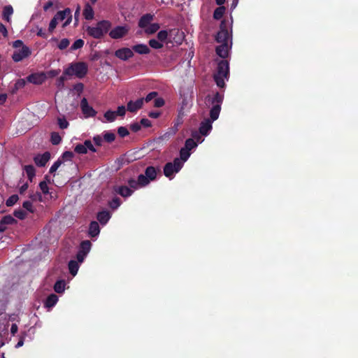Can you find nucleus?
Returning <instances> with one entry per match:
<instances>
[{
    "mask_svg": "<svg viewBox=\"0 0 358 358\" xmlns=\"http://www.w3.org/2000/svg\"><path fill=\"white\" fill-rule=\"evenodd\" d=\"M224 94L216 92L211 98L210 95L206 96V100L208 103L213 105V107L210 111V119H206L201 122L199 127V132L194 131L192 134V136L196 140L200 141L201 136H206L210 131L212 130V122L217 120L220 112V106L223 102Z\"/></svg>",
    "mask_w": 358,
    "mask_h": 358,
    "instance_id": "nucleus-1",
    "label": "nucleus"
},
{
    "mask_svg": "<svg viewBox=\"0 0 358 358\" xmlns=\"http://www.w3.org/2000/svg\"><path fill=\"white\" fill-rule=\"evenodd\" d=\"M229 76V64L227 60H220L217 63V70L213 74V80L220 88L225 85L224 79H228Z\"/></svg>",
    "mask_w": 358,
    "mask_h": 358,
    "instance_id": "nucleus-2",
    "label": "nucleus"
},
{
    "mask_svg": "<svg viewBox=\"0 0 358 358\" xmlns=\"http://www.w3.org/2000/svg\"><path fill=\"white\" fill-rule=\"evenodd\" d=\"M111 27V22L108 20H102L96 23L94 27H87L86 31L88 35L96 39H100L106 34Z\"/></svg>",
    "mask_w": 358,
    "mask_h": 358,
    "instance_id": "nucleus-3",
    "label": "nucleus"
},
{
    "mask_svg": "<svg viewBox=\"0 0 358 358\" xmlns=\"http://www.w3.org/2000/svg\"><path fill=\"white\" fill-rule=\"evenodd\" d=\"M88 71L87 64L84 62H78L72 63L69 67L64 71V75L72 76L75 75L78 78H85Z\"/></svg>",
    "mask_w": 358,
    "mask_h": 358,
    "instance_id": "nucleus-4",
    "label": "nucleus"
},
{
    "mask_svg": "<svg viewBox=\"0 0 358 358\" xmlns=\"http://www.w3.org/2000/svg\"><path fill=\"white\" fill-rule=\"evenodd\" d=\"M182 167L183 162L179 158H175L173 162H168L164 164V174L171 180L173 178V174L178 173Z\"/></svg>",
    "mask_w": 358,
    "mask_h": 358,
    "instance_id": "nucleus-5",
    "label": "nucleus"
},
{
    "mask_svg": "<svg viewBox=\"0 0 358 358\" xmlns=\"http://www.w3.org/2000/svg\"><path fill=\"white\" fill-rule=\"evenodd\" d=\"M31 55V50L28 46H22V48L13 52L12 59L15 62H19Z\"/></svg>",
    "mask_w": 358,
    "mask_h": 358,
    "instance_id": "nucleus-6",
    "label": "nucleus"
},
{
    "mask_svg": "<svg viewBox=\"0 0 358 358\" xmlns=\"http://www.w3.org/2000/svg\"><path fill=\"white\" fill-rule=\"evenodd\" d=\"M229 37L230 34L227 29V27H226L225 22L224 21H222L221 22V24H220V29L219 31H217L215 40L217 43H228Z\"/></svg>",
    "mask_w": 358,
    "mask_h": 358,
    "instance_id": "nucleus-7",
    "label": "nucleus"
},
{
    "mask_svg": "<svg viewBox=\"0 0 358 358\" xmlns=\"http://www.w3.org/2000/svg\"><path fill=\"white\" fill-rule=\"evenodd\" d=\"M129 31V28L127 26H117L109 31L108 35L113 39H119L127 35Z\"/></svg>",
    "mask_w": 358,
    "mask_h": 358,
    "instance_id": "nucleus-8",
    "label": "nucleus"
},
{
    "mask_svg": "<svg viewBox=\"0 0 358 358\" xmlns=\"http://www.w3.org/2000/svg\"><path fill=\"white\" fill-rule=\"evenodd\" d=\"M80 108L83 114H84L86 117H94L97 113L92 106H89L86 98L81 99Z\"/></svg>",
    "mask_w": 358,
    "mask_h": 358,
    "instance_id": "nucleus-9",
    "label": "nucleus"
},
{
    "mask_svg": "<svg viewBox=\"0 0 358 358\" xmlns=\"http://www.w3.org/2000/svg\"><path fill=\"white\" fill-rule=\"evenodd\" d=\"M114 55L122 61L129 60L134 55V51L129 48H122L115 51Z\"/></svg>",
    "mask_w": 358,
    "mask_h": 358,
    "instance_id": "nucleus-10",
    "label": "nucleus"
},
{
    "mask_svg": "<svg viewBox=\"0 0 358 358\" xmlns=\"http://www.w3.org/2000/svg\"><path fill=\"white\" fill-rule=\"evenodd\" d=\"M53 17L55 18L57 21H62L66 17H67V20L64 24V26H66L71 22V10L69 8H66L64 10H60L56 13Z\"/></svg>",
    "mask_w": 358,
    "mask_h": 358,
    "instance_id": "nucleus-11",
    "label": "nucleus"
},
{
    "mask_svg": "<svg viewBox=\"0 0 358 358\" xmlns=\"http://www.w3.org/2000/svg\"><path fill=\"white\" fill-rule=\"evenodd\" d=\"M50 154L48 151H46L43 155H38L34 157V162L38 167H43L47 164L48 162L50 160Z\"/></svg>",
    "mask_w": 358,
    "mask_h": 358,
    "instance_id": "nucleus-12",
    "label": "nucleus"
},
{
    "mask_svg": "<svg viewBox=\"0 0 358 358\" xmlns=\"http://www.w3.org/2000/svg\"><path fill=\"white\" fill-rule=\"evenodd\" d=\"M45 75L44 73H32L27 76V80L34 85H42L45 81Z\"/></svg>",
    "mask_w": 358,
    "mask_h": 358,
    "instance_id": "nucleus-13",
    "label": "nucleus"
},
{
    "mask_svg": "<svg viewBox=\"0 0 358 358\" xmlns=\"http://www.w3.org/2000/svg\"><path fill=\"white\" fill-rule=\"evenodd\" d=\"M143 103V98H140L136 101H130L127 104V110L130 113H136L142 108Z\"/></svg>",
    "mask_w": 358,
    "mask_h": 358,
    "instance_id": "nucleus-14",
    "label": "nucleus"
},
{
    "mask_svg": "<svg viewBox=\"0 0 358 358\" xmlns=\"http://www.w3.org/2000/svg\"><path fill=\"white\" fill-rule=\"evenodd\" d=\"M154 15L151 13H146L141 17L138 22V27L141 28H145L150 24L153 20Z\"/></svg>",
    "mask_w": 358,
    "mask_h": 358,
    "instance_id": "nucleus-15",
    "label": "nucleus"
},
{
    "mask_svg": "<svg viewBox=\"0 0 358 358\" xmlns=\"http://www.w3.org/2000/svg\"><path fill=\"white\" fill-rule=\"evenodd\" d=\"M229 47L227 43H221L220 45L216 48V54L223 59L228 57Z\"/></svg>",
    "mask_w": 358,
    "mask_h": 358,
    "instance_id": "nucleus-16",
    "label": "nucleus"
},
{
    "mask_svg": "<svg viewBox=\"0 0 358 358\" xmlns=\"http://www.w3.org/2000/svg\"><path fill=\"white\" fill-rule=\"evenodd\" d=\"M115 192L122 197H129L134 193V191L127 186L121 185L115 188Z\"/></svg>",
    "mask_w": 358,
    "mask_h": 358,
    "instance_id": "nucleus-17",
    "label": "nucleus"
},
{
    "mask_svg": "<svg viewBox=\"0 0 358 358\" xmlns=\"http://www.w3.org/2000/svg\"><path fill=\"white\" fill-rule=\"evenodd\" d=\"M139 55H148L150 53V49L145 44H137L131 49Z\"/></svg>",
    "mask_w": 358,
    "mask_h": 358,
    "instance_id": "nucleus-18",
    "label": "nucleus"
},
{
    "mask_svg": "<svg viewBox=\"0 0 358 358\" xmlns=\"http://www.w3.org/2000/svg\"><path fill=\"white\" fill-rule=\"evenodd\" d=\"M159 172V169H157L152 166H148L145 171V175L147 178L152 181L156 180L157 173Z\"/></svg>",
    "mask_w": 358,
    "mask_h": 358,
    "instance_id": "nucleus-19",
    "label": "nucleus"
},
{
    "mask_svg": "<svg viewBox=\"0 0 358 358\" xmlns=\"http://www.w3.org/2000/svg\"><path fill=\"white\" fill-rule=\"evenodd\" d=\"M100 231L99 224L96 221H92L90 222V228H88V235L90 237L94 238L99 235Z\"/></svg>",
    "mask_w": 358,
    "mask_h": 358,
    "instance_id": "nucleus-20",
    "label": "nucleus"
},
{
    "mask_svg": "<svg viewBox=\"0 0 358 358\" xmlns=\"http://www.w3.org/2000/svg\"><path fill=\"white\" fill-rule=\"evenodd\" d=\"M59 298L55 294H50L44 301V306L47 308H53L58 302Z\"/></svg>",
    "mask_w": 358,
    "mask_h": 358,
    "instance_id": "nucleus-21",
    "label": "nucleus"
},
{
    "mask_svg": "<svg viewBox=\"0 0 358 358\" xmlns=\"http://www.w3.org/2000/svg\"><path fill=\"white\" fill-rule=\"evenodd\" d=\"M97 220L102 225L106 224L110 217V214L107 210H103L97 213Z\"/></svg>",
    "mask_w": 358,
    "mask_h": 358,
    "instance_id": "nucleus-22",
    "label": "nucleus"
},
{
    "mask_svg": "<svg viewBox=\"0 0 358 358\" xmlns=\"http://www.w3.org/2000/svg\"><path fill=\"white\" fill-rule=\"evenodd\" d=\"M83 15L87 20H91L94 17V10L90 3H87L84 11H83Z\"/></svg>",
    "mask_w": 358,
    "mask_h": 358,
    "instance_id": "nucleus-23",
    "label": "nucleus"
},
{
    "mask_svg": "<svg viewBox=\"0 0 358 358\" xmlns=\"http://www.w3.org/2000/svg\"><path fill=\"white\" fill-rule=\"evenodd\" d=\"M69 269L71 275H76L79 270V264L76 260L71 259L69 262Z\"/></svg>",
    "mask_w": 358,
    "mask_h": 358,
    "instance_id": "nucleus-24",
    "label": "nucleus"
},
{
    "mask_svg": "<svg viewBox=\"0 0 358 358\" xmlns=\"http://www.w3.org/2000/svg\"><path fill=\"white\" fill-rule=\"evenodd\" d=\"M24 171L27 176L28 180L31 182L34 177L36 176V169L34 168L33 165L28 164L24 166Z\"/></svg>",
    "mask_w": 358,
    "mask_h": 358,
    "instance_id": "nucleus-25",
    "label": "nucleus"
},
{
    "mask_svg": "<svg viewBox=\"0 0 358 358\" xmlns=\"http://www.w3.org/2000/svg\"><path fill=\"white\" fill-rule=\"evenodd\" d=\"M13 7L10 5L4 6L3 10V17L4 20H6L7 22H9L10 20V15L13 14Z\"/></svg>",
    "mask_w": 358,
    "mask_h": 358,
    "instance_id": "nucleus-26",
    "label": "nucleus"
},
{
    "mask_svg": "<svg viewBox=\"0 0 358 358\" xmlns=\"http://www.w3.org/2000/svg\"><path fill=\"white\" fill-rule=\"evenodd\" d=\"M65 281L64 280H59L56 281L54 285V290L57 293H62L65 289Z\"/></svg>",
    "mask_w": 358,
    "mask_h": 358,
    "instance_id": "nucleus-27",
    "label": "nucleus"
},
{
    "mask_svg": "<svg viewBox=\"0 0 358 358\" xmlns=\"http://www.w3.org/2000/svg\"><path fill=\"white\" fill-rule=\"evenodd\" d=\"M225 12L224 6H219L215 8L213 11V17L215 20H220L223 17L224 13Z\"/></svg>",
    "mask_w": 358,
    "mask_h": 358,
    "instance_id": "nucleus-28",
    "label": "nucleus"
},
{
    "mask_svg": "<svg viewBox=\"0 0 358 358\" xmlns=\"http://www.w3.org/2000/svg\"><path fill=\"white\" fill-rule=\"evenodd\" d=\"M0 222H1V224H4L5 226L17 223L16 220L10 215L1 217Z\"/></svg>",
    "mask_w": 358,
    "mask_h": 358,
    "instance_id": "nucleus-29",
    "label": "nucleus"
},
{
    "mask_svg": "<svg viewBox=\"0 0 358 358\" xmlns=\"http://www.w3.org/2000/svg\"><path fill=\"white\" fill-rule=\"evenodd\" d=\"M92 243L90 241H83L80 243V249L79 251L87 254L91 250Z\"/></svg>",
    "mask_w": 358,
    "mask_h": 358,
    "instance_id": "nucleus-30",
    "label": "nucleus"
},
{
    "mask_svg": "<svg viewBox=\"0 0 358 358\" xmlns=\"http://www.w3.org/2000/svg\"><path fill=\"white\" fill-rule=\"evenodd\" d=\"M144 29L146 34H152L158 31L159 26L157 23H152Z\"/></svg>",
    "mask_w": 358,
    "mask_h": 358,
    "instance_id": "nucleus-31",
    "label": "nucleus"
},
{
    "mask_svg": "<svg viewBox=\"0 0 358 358\" xmlns=\"http://www.w3.org/2000/svg\"><path fill=\"white\" fill-rule=\"evenodd\" d=\"M150 181L152 180L146 177L145 174H140L138 178H137V182H139L140 187H145Z\"/></svg>",
    "mask_w": 358,
    "mask_h": 358,
    "instance_id": "nucleus-32",
    "label": "nucleus"
},
{
    "mask_svg": "<svg viewBox=\"0 0 358 358\" xmlns=\"http://www.w3.org/2000/svg\"><path fill=\"white\" fill-rule=\"evenodd\" d=\"M190 156V150L187 149L181 148L180 150V158L179 159L181 160L182 162H185L188 160L189 157Z\"/></svg>",
    "mask_w": 358,
    "mask_h": 358,
    "instance_id": "nucleus-33",
    "label": "nucleus"
},
{
    "mask_svg": "<svg viewBox=\"0 0 358 358\" xmlns=\"http://www.w3.org/2000/svg\"><path fill=\"white\" fill-rule=\"evenodd\" d=\"M197 146V144L196 141L192 138H188L185 142V147L182 148L183 149H186L187 150H191L196 148Z\"/></svg>",
    "mask_w": 358,
    "mask_h": 358,
    "instance_id": "nucleus-34",
    "label": "nucleus"
},
{
    "mask_svg": "<svg viewBox=\"0 0 358 358\" xmlns=\"http://www.w3.org/2000/svg\"><path fill=\"white\" fill-rule=\"evenodd\" d=\"M18 201V196L17 194H12L6 201V205L7 207H11L15 205Z\"/></svg>",
    "mask_w": 358,
    "mask_h": 358,
    "instance_id": "nucleus-35",
    "label": "nucleus"
},
{
    "mask_svg": "<svg viewBox=\"0 0 358 358\" xmlns=\"http://www.w3.org/2000/svg\"><path fill=\"white\" fill-rule=\"evenodd\" d=\"M116 114L114 111L108 110L106 113H104L103 117L106 118L108 122H113L116 117Z\"/></svg>",
    "mask_w": 358,
    "mask_h": 358,
    "instance_id": "nucleus-36",
    "label": "nucleus"
},
{
    "mask_svg": "<svg viewBox=\"0 0 358 358\" xmlns=\"http://www.w3.org/2000/svg\"><path fill=\"white\" fill-rule=\"evenodd\" d=\"M62 141L61 136L57 132H52V136H50V142H52V145H57L59 144Z\"/></svg>",
    "mask_w": 358,
    "mask_h": 358,
    "instance_id": "nucleus-37",
    "label": "nucleus"
},
{
    "mask_svg": "<svg viewBox=\"0 0 358 358\" xmlns=\"http://www.w3.org/2000/svg\"><path fill=\"white\" fill-rule=\"evenodd\" d=\"M57 122L61 129H66L69 126V122L66 121L64 117H59Z\"/></svg>",
    "mask_w": 358,
    "mask_h": 358,
    "instance_id": "nucleus-38",
    "label": "nucleus"
},
{
    "mask_svg": "<svg viewBox=\"0 0 358 358\" xmlns=\"http://www.w3.org/2000/svg\"><path fill=\"white\" fill-rule=\"evenodd\" d=\"M148 45L153 49H160L163 47V44L156 39L148 41Z\"/></svg>",
    "mask_w": 358,
    "mask_h": 358,
    "instance_id": "nucleus-39",
    "label": "nucleus"
},
{
    "mask_svg": "<svg viewBox=\"0 0 358 358\" xmlns=\"http://www.w3.org/2000/svg\"><path fill=\"white\" fill-rule=\"evenodd\" d=\"M85 45V41L82 39L75 41L73 44L71 46V50H76L81 48Z\"/></svg>",
    "mask_w": 358,
    "mask_h": 358,
    "instance_id": "nucleus-40",
    "label": "nucleus"
},
{
    "mask_svg": "<svg viewBox=\"0 0 358 358\" xmlns=\"http://www.w3.org/2000/svg\"><path fill=\"white\" fill-rule=\"evenodd\" d=\"M115 136L113 132L107 131L103 134V140L108 143H111L115 141Z\"/></svg>",
    "mask_w": 358,
    "mask_h": 358,
    "instance_id": "nucleus-41",
    "label": "nucleus"
},
{
    "mask_svg": "<svg viewBox=\"0 0 358 358\" xmlns=\"http://www.w3.org/2000/svg\"><path fill=\"white\" fill-rule=\"evenodd\" d=\"M120 199L119 197H115L112 199L111 201L109 202V207L113 209H117L120 206Z\"/></svg>",
    "mask_w": 358,
    "mask_h": 358,
    "instance_id": "nucleus-42",
    "label": "nucleus"
},
{
    "mask_svg": "<svg viewBox=\"0 0 358 358\" xmlns=\"http://www.w3.org/2000/svg\"><path fill=\"white\" fill-rule=\"evenodd\" d=\"M169 36L168 31L162 30L159 31L157 33V39L159 41H165Z\"/></svg>",
    "mask_w": 358,
    "mask_h": 358,
    "instance_id": "nucleus-43",
    "label": "nucleus"
},
{
    "mask_svg": "<svg viewBox=\"0 0 358 358\" xmlns=\"http://www.w3.org/2000/svg\"><path fill=\"white\" fill-rule=\"evenodd\" d=\"M62 161L60 158L59 159H57L56 162H55L53 165H52V166H50V168L49 169V173L50 174L54 173V172H55L57 170H58V169H59V166L62 164Z\"/></svg>",
    "mask_w": 358,
    "mask_h": 358,
    "instance_id": "nucleus-44",
    "label": "nucleus"
},
{
    "mask_svg": "<svg viewBox=\"0 0 358 358\" xmlns=\"http://www.w3.org/2000/svg\"><path fill=\"white\" fill-rule=\"evenodd\" d=\"M14 216L22 220L26 218L27 213L22 209H17L14 211Z\"/></svg>",
    "mask_w": 358,
    "mask_h": 358,
    "instance_id": "nucleus-45",
    "label": "nucleus"
},
{
    "mask_svg": "<svg viewBox=\"0 0 358 358\" xmlns=\"http://www.w3.org/2000/svg\"><path fill=\"white\" fill-rule=\"evenodd\" d=\"M74 150L77 154L80 155H85L87 152V150L86 149L85 146L83 145L82 144L76 145Z\"/></svg>",
    "mask_w": 358,
    "mask_h": 358,
    "instance_id": "nucleus-46",
    "label": "nucleus"
},
{
    "mask_svg": "<svg viewBox=\"0 0 358 358\" xmlns=\"http://www.w3.org/2000/svg\"><path fill=\"white\" fill-rule=\"evenodd\" d=\"M70 41L67 38L62 39L58 45V48L60 50H65L68 46H69Z\"/></svg>",
    "mask_w": 358,
    "mask_h": 358,
    "instance_id": "nucleus-47",
    "label": "nucleus"
},
{
    "mask_svg": "<svg viewBox=\"0 0 358 358\" xmlns=\"http://www.w3.org/2000/svg\"><path fill=\"white\" fill-rule=\"evenodd\" d=\"M74 157V154L69 150L65 151L63 155H61L62 161L63 160H71V159Z\"/></svg>",
    "mask_w": 358,
    "mask_h": 358,
    "instance_id": "nucleus-48",
    "label": "nucleus"
},
{
    "mask_svg": "<svg viewBox=\"0 0 358 358\" xmlns=\"http://www.w3.org/2000/svg\"><path fill=\"white\" fill-rule=\"evenodd\" d=\"M82 145H83V146H85L87 150H91L92 152H96V149L94 148V145H92V141L90 140L85 141L84 144H82Z\"/></svg>",
    "mask_w": 358,
    "mask_h": 358,
    "instance_id": "nucleus-49",
    "label": "nucleus"
},
{
    "mask_svg": "<svg viewBox=\"0 0 358 358\" xmlns=\"http://www.w3.org/2000/svg\"><path fill=\"white\" fill-rule=\"evenodd\" d=\"M22 208L29 213H34V209L32 206V203L29 201H26L22 203Z\"/></svg>",
    "mask_w": 358,
    "mask_h": 358,
    "instance_id": "nucleus-50",
    "label": "nucleus"
},
{
    "mask_svg": "<svg viewBox=\"0 0 358 358\" xmlns=\"http://www.w3.org/2000/svg\"><path fill=\"white\" fill-rule=\"evenodd\" d=\"M117 132L121 137H124L129 134V130L124 126L119 127Z\"/></svg>",
    "mask_w": 358,
    "mask_h": 358,
    "instance_id": "nucleus-51",
    "label": "nucleus"
},
{
    "mask_svg": "<svg viewBox=\"0 0 358 358\" xmlns=\"http://www.w3.org/2000/svg\"><path fill=\"white\" fill-rule=\"evenodd\" d=\"M157 92H152L147 94L146 97L144 98V101L146 103H148L151 101L153 99H157Z\"/></svg>",
    "mask_w": 358,
    "mask_h": 358,
    "instance_id": "nucleus-52",
    "label": "nucleus"
},
{
    "mask_svg": "<svg viewBox=\"0 0 358 358\" xmlns=\"http://www.w3.org/2000/svg\"><path fill=\"white\" fill-rule=\"evenodd\" d=\"M39 188H41L43 194H48L49 188H48V184L46 182H45V181L41 182V183H39Z\"/></svg>",
    "mask_w": 358,
    "mask_h": 358,
    "instance_id": "nucleus-53",
    "label": "nucleus"
},
{
    "mask_svg": "<svg viewBox=\"0 0 358 358\" xmlns=\"http://www.w3.org/2000/svg\"><path fill=\"white\" fill-rule=\"evenodd\" d=\"M27 336V333L26 331H23L20 336V339H19V341H17L16 345H15V348H19L20 347H22L24 344V339L25 338V337Z\"/></svg>",
    "mask_w": 358,
    "mask_h": 358,
    "instance_id": "nucleus-54",
    "label": "nucleus"
},
{
    "mask_svg": "<svg viewBox=\"0 0 358 358\" xmlns=\"http://www.w3.org/2000/svg\"><path fill=\"white\" fill-rule=\"evenodd\" d=\"M57 24H58V21L56 20V19L53 17L49 23L48 31L50 33L53 32L54 29L56 27Z\"/></svg>",
    "mask_w": 358,
    "mask_h": 358,
    "instance_id": "nucleus-55",
    "label": "nucleus"
},
{
    "mask_svg": "<svg viewBox=\"0 0 358 358\" xmlns=\"http://www.w3.org/2000/svg\"><path fill=\"white\" fill-rule=\"evenodd\" d=\"M29 197L31 198V199L33 201H42V195H41V193H40V192L32 193L30 194Z\"/></svg>",
    "mask_w": 358,
    "mask_h": 358,
    "instance_id": "nucleus-56",
    "label": "nucleus"
},
{
    "mask_svg": "<svg viewBox=\"0 0 358 358\" xmlns=\"http://www.w3.org/2000/svg\"><path fill=\"white\" fill-rule=\"evenodd\" d=\"M164 105V100L163 98H155L154 99V107L162 108Z\"/></svg>",
    "mask_w": 358,
    "mask_h": 358,
    "instance_id": "nucleus-57",
    "label": "nucleus"
},
{
    "mask_svg": "<svg viewBox=\"0 0 358 358\" xmlns=\"http://www.w3.org/2000/svg\"><path fill=\"white\" fill-rule=\"evenodd\" d=\"M125 107L124 106H120L117 108L116 111H114V113H115L116 115L117 116L124 117L125 115Z\"/></svg>",
    "mask_w": 358,
    "mask_h": 358,
    "instance_id": "nucleus-58",
    "label": "nucleus"
},
{
    "mask_svg": "<svg viewBox=\"0 0 358 358\" xmlns=\"http://www.w3.org/2000/svg\"><path fill=\"white\" fill-rule=\"evenodd\" d=\"M128 184L131 189H137L138 187H140V183L135 179L129 180Z\"/></svg>",
    "mask_w": 358,
    "mask_h": 358,
    "instance_id": "nucleus-59",
    "label": "nucleus"
},
{
    "mask_svg": "<svg viewBox=\"0 0 358 358\" xmlns=\"http://www.w3.org/2000/svg\"><path fill=\"white\" fill-rule=\"evenodd\" d=\"M130 129H131V131H133V132H138L141 130V125L138 122H135V123L131 124Z\"/></svg>",
    "mask_w": 358,
    "mask_h": 358,
    "instance_id": "nucleus-60",
    "label": "nucleus"
},
{
    "mask_svg": "<svg viewBox=\"0 0 358 358\" xmlns=\"http://www.w3.org/2000/svg\"><path fill=\"white\" fill-rule=\"evenodd\" d=\"M26 85V82L24 80L20 78L16 81L15 84V89H21L24 87Z\"/></svg>",
    "mask_w": 358,
    "mask_h": 358,
    "instance_id": "nucleus-61",
    "label": "nucleus"
},
{
    "mask_svg": "<svg viewBox=\"0 0 358 358\" xmlns=\"http://www.w3.org/2000/svg\"><path fill=\"white\" fill-rule=\"evenodd\" d=\"M66 80V77L64 75L63 76H61L58 79H57V83H56V85H57L58 87L59 88H62L64 86V82Z\"/></svg>",
    "mask_w": 358,
    "mask_h": 358,
    "instance_id": "nucleus-62",
    "label": "nucleus"
},
{
    "mask_svg": "<svg viewBox=\"0 0 358 358\" xmlns=\"http://www.w3.org/2000/svg\"><path fill=\"white\" fill-rule=\"evenodd\" d=\"M140 124L141 126L145 127H150L152 126L150 120L147 118H142L141 120Z\"/></svg>",
    "mask_w": 358,
    "mask_h": 358,
    "instance_id": "nucleus-63",
    "label": "nucleus"
},
{
    "mask_svg": "<svg viewBox=\"0 0 358 358\" xmlns=\"http://www.w3.org/2000/svg\"><path fill=\"white\" fill-rule=\"evenodd\" d=\"M87 255L85 252L78 251L76 255V262H82L83 260H85V257Z\"/></svg>",
    "mask_w": 358,
    "mask_h": 358,
    "instance_id": "nucleus-64",
    "label": "nucleus"
}]
</instances>
